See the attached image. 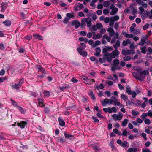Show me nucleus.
Listing matches in <instances>:
<instances>
[{"mask_svg": "<svg viewBox=\"0 0 152 152\" xmlns=\"http://www.w3.org/2000/svg\"><path fill=\"white\" fill-rule=\"evenodd\" d=\"M119 64L120 62L118 60L116 59H114L111 64V70L112 71L114 72L116 70L120 69V68L119 66Z\"/></svg>", "mask_w": 152, "mask_h": 152, "instance_id": "f257e3e1", "label": "nucleus"}, {"mask_svg": "<svg viewBox=\"0 0 152 152\" xmlns=\"http://www.w3.org/2000/svg\"><path fill=\"white\" fill-rule=\"evenodd\" d=\"M86 23L87 26L88 27H90L92 25L91 20L90 18H83L81 20L80 25V26L82 28L86 25Z\"/></svg>", "mask_w": 152, "mask_h": 152, "instance_id": "f03ea898", "label": "nucleus"}, {"mask_svg": "<svg viewBox=\"0 0 152 152\" xmlns=\"http://www.w3.org/2000/svg\"><path fill=\"white\" fill-rule=\"evenodd\" d=\"M132 74L135 78L139 80H142L145 78L143 75L141 74V72L139 74L135 72H133Z\"/></svg>", "mask_w": 152, "mask_h": 152, "instance_id": "7ed1b4c3", "label": "nucleus"}, {"mask_svg": "<svg viewBox=\"0 0 152 152\" xmlns=\"http://www.w3.org/2000/svg\"><path fill=\"white\" fill-rule=\"evenodd\" d=\"M112 116L114 120L120 121L122 118L123 115L121 113H119L118 114H114Z\"/></svg>", "mask_w": 152, "mask_h": 152, "instance_id": "20e7f679", "label": "nucleus"}, {"mask_svg": "<svg viewBox=\"0 0 152 152\" xmlns=\"http://www.w3.org/2000/svg\"><path fill=\"white\" fill-rule=\"evenodd\" d=\"M109 54L110 57L112 58H117L118 56V55L119 54V52L117 49H115L114 51H113Z\"/></svg>", "mask_w": 152, "mask_h": 152, "instance_id": "39448f33", "label": "nucleus"}, {"mask_svg": "<svg viewBox=\"0 0 152 152\" xmlns=\"http://www.w3.org/2000/svg\"><path fill=\"white\" fill-rule=\"evenodd\" d=\"M83 49L80 48H78L77 51L79 53L83 56H86L87 55V52L86 51H83Z\"/></svg>", "mask_w": 152, "mask_h": 152, "instance_id": "423d86ee", "label": "nucleus"}, {"mask_svg": "<svg viewBox=\"0 0 152 152\" xmlns=\"http://www.w3.org/2000/svg\"><path fill=\"white\" fill-rule=\"evenodd\" d=\"M148 38V36L146 35L143 37L141 39L140 42L139 43V45H143L145 43Z\"/></svg>", "mask_w": 152, "mask_h": 152, "instance_id": "0eeeda50", "label": "nucleus"}, {"mask_svg": "<svg viewBox=\"0 0 152 152\" xmlns=\"http://www.w3.org/2000/svg\"><path fill=\"white\" fill-rule=\"evenodd\" d=\"M7 3L3 2L1 4V11L2 12H5L7 7Z\"/></svg>", "mask_w": 152, "mask_h": 152, "instance_id": "6e6552de", "label": "nucleus"}, {"mask_svg": "<svg viewBox=\"0 0 152 152\" xmlns=\"http://www.w3.org/2000/svg\"><path fill=\"white\" fill-rule=\"evenodd\" d=\"M27 125L26 120L20 121V127L21 128H24Z\"/></svg>", "mask_w": 152, "mask_h": 152, "instance_id": "1a4fd4ad", "label": "nucleus"}, {"mask_svg": "<svg viewBox=\"0 0 152 152\" xmlns=\"http://www.w3.org/2000/svg\"><path fill=\"white\" fill-rule=\"evenodd\" d=\"M122 54L125 55H127L129 54L134 53V51L133 50H123L122 51Z\"/></svg>", "mask_w": 152, "mask_h": 152, "instance_id": "9d476101", "label": "nucleus"}, {"mask_svg": "<svg viewBox=\"0 0 152 152\" xmlns=\"http://www.w3.org/2000/svg\"><path fill=\"white\" fill-rule=\"evenodd\" d=\"M72 24L76 28H78L80 26V23L79 21L77 20L73 21L72 22Z\"/></svg>", "mask_w": 152, "mask_h": 152, "instance_id": "9b49d317", "label": "nucleus"}, {"mask_svg": "<svg viewBox=\"0 0 152 152\" xmlns=\"http://www.w3.org/2000/svg\"><path fill=\"white\" fill-rule=\"evenodd\" d=\"M129 10L132 11L131 13L133 15H135L137 13V10L136 8H134L132 6L129 7Z\"/></svg>", "mask_w": 152, "mask_h": 152, "instance_id": "f8f14e48", "label": "nucleus"}, {"mask_svg": "<svg viewBox=\"0 0 152 152\" xmlns=\"http://www.w3.org/2000/svg\"><path fill=\"white\" fill-rule=\"evenodd\" d=\"M113 49V48L111 46H106L103 49V52L106 53L107 51H111Z\"/></svg>", "mask_w": 152, "mask_h": 152, "instance_id": "ddd939ff", "label": "nucleus"}, {"mask_svg": "<svg viewBox=\"0 0 152 152\" xmlns=\"http://www.w3.org/2000/svg\"><path fill=\"white\" fill-rule=\"evenodd\" d=\"M122 34L124 35L126 38H132L133 37V34H129L126 31H123Z\"/></svg>", "mask_w": 152, "mask_h": 152, "instance_id": "4468645a", "label": "nucleus"}, {"mask_svg": "<svg viewBox=\"0 0 152 152\" xmlns=\"http://www.w3.org/2000/svg\"><path fill=\"white\" fill-rule=\"evenodd\" d=\"M38 100V104L39 106L41 107H43L45 106L43 104V100L42 99L39 98Z\"/></svg>", "mask_w": 152, "mask_h": 152, "instance_id": "2eb2a0df", "label": "nucleus"}, {"mask_svg": "<svg viewBox=\"0 0 152 152\" xmlns=\"http://www.w3.org/2000/svg\"><path fill=\"white\" fill-rule=\"evenodd\" d=\"M33 35L34 38L36 39H38L39 40H43L42 37L39 35L36 34H33Z\"/></svg>", "mask_w": 152, "mask_h": 152, "instance_id": "dca6fc26", "label": "nucleus"}, {"mask_svg": "<svg viewBox=\"0 0 152 152\" xmlns=\"http://www.w3.org/2000/svg\"><path fill=\"white\" fill-rule=\"evenodd\" d=\"M107 31L109 32V34L111 36H112L114 35V30L112 28H108L107 29Z\"/></svg>", "mask_w": 152, "mask_h": 152, "instance_id": "f3484780", "label": "nucleus"}, {"mask_svg": "<svg viewBox=\"0 0 152 152\" xmlns=\"http://www.w3.org/2000/svg\"><path fill=\"white\" fill-rule=\"evenodd\" d=\"M138 149L137 148H129L127 151V152H137Z\"/></svg>", "mask_w": 152, "mask_h": 152, "instance_id": "a211bd4d", "label": "nucleus"}, {"mask_svg": "<svg viewBox=\"0 0 152 152\" xmlns=\"http://www.w3.org/2000/svg\"><path fill=\"white\" fill-rule=\"evenodd\" d=\"M101 49L100 48H97L96 49V51L94 53V55L98 57L100 55V53L101 52Z\"/></svg>", "mask_w": 152, "mask_h": 152, "instance_id": "6ab92c4d", "label": "nucleus"}, {"mask_svg": "<svg viewBox=\"0 0 152 152\" xmlns=\"http://www.w3.org/2000/svg\"><path fill=\"white\" fill-rule=\"evenodd\" d=\"M109 100L107 98L105 99L102 101V104L103 106H105L107 104H109Z\"/></svg>", "mask_w": 152, "mask_h": 152, "instance_id": "aec40b11", "label": "nucleus"}, {"mask_svg": "<svg viewBox=\"0 0 152 152\" xmlns=\"http://www.w3.org/2000/svg\"><path fill=\"white\" fill-rule=\"evenodd\" d=\"M118 10V9L116 7L112 9L111 12H110V15H114L117 12Z\"/></svg>", "mask_w": 152, "mask_h": 152, "instance_id": "412c9836", "label": "nucleus"}, {"mask_svg": "<svg viewBox=\"0 0 152 152\" xmlns=\"http://www.w3.org/2000/svg\"><path fill=\"white\" fill-rule=\"evenodd\" d=\"M94 36L92 37V38L95 40H96L97 39L100 38L102 37V35L101 34H98L96 35H95L93 34Z\"/></svg>", "mask_w": 152, "mask_h": 152, "instance_id": "4be33fe9", "label": "nucleus"}, {"mask_svg": "<svg viewBox=\"0 0 152 152\" xmlns=\"http://www.w3.org/2000/svg\"><path fill=\"white\" fill-rule=\"evenodd\" d=\"M3 23L6 26H9L11 25V22L10 21L8 20L4 21Z\"/></svg>", "mask_w": 152, "mask_h": 152, "instance_id": "5701e85b", "label": "nucleus"}, {"mask_svg": "<svg viewBox=\"0 0 152 152\" xmlns=\"http://www.w3.org/2000/svg\"><path fill=\"white\" fill-rule=\"evenodd\" d=\"M58 121H59V125L62 126H64L65 125V122L63 119L60 118H58Z\"/></svg>", "mask_w": 152, "mask_h": 152, "instance_id": "b1692460", "label": "nucleus"}, {"mask_svg": "<svg viewBox=\"0 0 152 152\" xmlns=\"http://www.w3.org/2000/svg\"><path fill=\"white\" fill-rule=\"evenodd\" d=\"M121 146L123 147H126L127 148L129 147V144L127 141H125L122 142Z\"/></svg>", "mask_w": 152, "mask_h": 152, "instance_id": "393cba45", "label": "nucleus"}, {"mask_svg": "<svg viewBox=\"0 0 152 152\" xmlns=\"http://www.w3.org/2000/svg\"><path fill=\"white\" fill-rule=\"evenodd\" d=\"M130 41L129 39H127L123 41V45L124 46H126L128 44H130Z\"/></svg>", "mask_w": 152, "mask_h": 152, "instance_id": "a878e982", "label": "nucleus"}, {"mask_svg": "<svg viewBox=\"0 0 152 152\" xmlns=\"http://www.w3.org/2000/svg\"><path fill=\"white\" fill-rule=\"evenodd\" d=\"M11 86L12 89L15 88L18 89L19 88V83L11 84Z\"/></svg>", "mask_w": 152, "mask_h": 152, "instance_id": "bb28decb", "label": "nucleus"}, {"mask_svg": "<svg viewBox=\"0 0 152 152\" xmlns=\"http://www.w3.org/2000/svg\"><path fill=\"white\" fill-rule=\"evenodd\" d=\"M117 111L116 108L114 107H112L111 108L110 107L109 113H111L113 112L116 113Z\"/></svg>", "mask_w": 152, "mask_h": 152, "instance_id": "cd10ccee", "label": "nucleus"}, {"mask_svg": "<svg viewBox=\"0 0 152 152\" xmlns=\"http://www.w3.org/2000/svg\"><path fill=\"white\" fill-rule=\"evenodd\" d=\"M141 72V74H142L145 77L146 75H149V72L148 70H145L142 71Z\"/></svg>", "mask_w": 152, "mask_h": 152, "instance_id": "c85d7f7f", "label": "nucleus"}, {"mask_svg": "<svg viewBox=\"0 0 152 152\" xmlns=\"http://www.w3.org/2000/svg\"><path fill=\"white\" fill-rule=\"evenodd\" d=\"M105 56H106V59H107V61L109 62H111L112 60V58H111V57H109V54L108 53H106L105 54Z\"/></svg>", "mask_w": 152, "mask_h": 152, "instance_id": "c756f323", "label": "nucleus"}, {"mask_svg": "<svg viewBox=\"0 0 152 152\" xmlns=\"http://www.w3.org/2000/svg\"><path fill=\"white\" fill-rule=\"evenodd\" d=\"M128 122V119H124L121 123V125L123 127H125L126 126Z\"/></svg>", "mask_w": 152, "mask_h": 152, "instance_id": "7c9ffc66", "label": "nucleus"}, {"mask_svg": "<svg viewBox=\"0 0 152 152\" xmlns=\"http://www.w3.org/2000/svg\"><path fill=\"white\" fill-rule=\"evenodd\" d=\"M132 115L134 116L138 115L140 114L139 112L134 110H132Z\"/></svg>", "mask_w": 152, "mask_h": 152, "instance_id": "2f4dec72", "label": "nucleus"}, {"mask_svg": "<svg viewBox=\"0 0 152 152\" xmlns=\"http://www.w3.org/2000/svg\"><path fill=\"white\" fill-rule=\"evenodd\" d=\"M113 132L118 135L121 136L122 135V133L121 132H119L117 129H114L113 131Z\"/></svg>", "mask_w": 152, "mask_h": 152, "instance_id": "473e14b6", "label": "nucleus"}, {"mask_svg": "<svg viewBox=\"0 0 152 152\" xmlns=\"http://www.w3.org/2000/svg\"><path fill=\"white\" fill-rule=\"evenodd\" d=\"M120 45V42L119 40H118L113 45V47L115 49H117V48L119 47Z\"/></svg>", "mask_w": 152, "mask_h": 152, "instance_id": "72a5a7b5", "label": "nucleus"}, {"mask_svg": "<svg viewBox=\"0 0 152 152\" xmlns=\"http://www.w3.org/2000/svg\"><path fill=\"white\" fill-rule=\"evenodd\" d=\"M101 43V42L99 40H96L95 42L94 43V44L92 45L93 48L95 47L96 46L99 45Z\"/></svg>", "mask_w": 152, "mask_h": 152, "instance_id": "f704fd0d", "label": "nucleus"}, {"mask_svg": "<svg viewBox=\"0 0 152 152\" xmlns=\"http://www.w3.org/2000/svg\"><path fill=\"white\" fill-rule=\"evenodd\" d=\"M92 82H95V81L93 79H88L86 82H85V83L87 84H90L92 83Z\"/></svg>", "mask_w": 152, "mask_h": 152, "instance_id": "c9c22d12", "label": "nucleus"}, {"mask_svg": "<svg viewBox=\"0 0 152 152\" xmlns=\"http://www.w3.org/2000/svg\"><path fill=\"white\" fill-rule=\"evenodd\" d=\"M92 148L96 152H98L100 150V148H99L97 146L95 145H93L92 146Z\"/></svg>", "mask_w": 152, "mask_h": 152, "instance_id": "e433bc0d", "label": "nucleus"}, {"mask_svg": "<svg viewBox=\"0 0 152 152\" xmlns=\"http://www.w3.org/2000/svg\"><path fill=\"white\" fill-rule=\"evenodd\" d=\"M113 99H115L114 102V105H116L117 106H119L120 105V102L118 101V100L116 99L115 97H113Z\"/></svg>", "mask_w": 152, "mask_h": 152, "instance_id": "4c0bfd02", "label": "nucleus"}, {"mask_svg": "<svg viewBox=\"0 0 152 152\" xmlns=\"http://www.w3.org/2000/svg\"><path fill=\"white\" fill-rule=\"evenodd\" d=\"M121 99H123L125 101H126L128 100V97L124 94H121Z\"/></svg>", "mask_w": 152, "mask_h": 152, "instance_id": "58836bf2", "label": "nucleus"}, {"mask_svg": "<svg viewBox=\"0 0 152 152\" xmlns=\"http://www.w3.org/2000/svg\"><path fill=\"white\" fill-rule=\"evenodd\" d=\"M104 86L103 84H100L99 86H96V88L98 90L103 89L104 88Z\"/></svg>", "mask_w": 152, "mask_h": 152, "instance_id": "ea45409f", "label": "nucleus"}, {"mask_svg": "<svg viewBox=\"0 0 152 152\" xmlns=\"http://www.w3.org/2000/svg\"><path fill=\"white\" fill-rule=\"evenodd\" d=\"M136 26V24L134 23H133L132 24L130 28V30L131 32H133L134 31V28Z\"/></svg>", "mask_w": 152, "mask_h": 152, "instance_id": "a19ab883", "label": "nucleus"}, {"mask_svg": "<svg viewBox=\"0 0 152 152\" xmlns=\"http://www.w3.org/2000/svg\"><path fill=\"white\" fill-rule=\"evenodd\" d=\"M126 92L129 95L132 94V91L131 90L130 88L128 87L126 88Z\"/></svg>", "mask_w": 152, "mask_h": 152, "instance_id": "79ce46f5", "label": "nucleus"}, {"mask_svg": "<svg viewBox=\"0 0 152 152\" xmlns=\"http://www.w3.org/2000/svg\"><path fill=\"white\" fill-rule=\"evenodd\" d=\"M36 67L39 70L41 71L42 73H44L45 72L44 70L40 65H37Z\"/></svg>", "mask_w": 152, "mask_h": 152, "instance_id": "37998d69", "label": "nucleus"}, {"mask_svg": "<svg viewBox=\"0 0 152 152\" xmlns=\"http://www.w3.org/2000/svg\"><path fill=\"white\" fill-rule=\"evenodd\" d=\"M89 95L93 100H94L96 98L95 96L92 91H91L90 92Z\"/></svg>", "mask_w": 152, "mask_h": 152, "instance_id": "c03bdc74", "label": "nucleus"}, {"mask_svg": "<svg viewBox=\"0 0 152 152\" xmlns=\"http://www.w3.org/2000/svg\"><path fill=\"white\" fill-rule=\"evenodd\" d=\"M44 96L46 97H48L50 96V92L47 91H45L44 92Z\"/></svg>", "mask_w": 152, "mask_h": 152, "instance_id": "a18cd8bd", "label": "nucleus"}, {"mask_svg": "<svg viewBox=\"0 0 152 152\" xmlns=\"http://www.w3.org/2000/svg\"><path fill=\"white\" fill-rule=\"evenodd\" d=\"M139 4L141 5H142L141 7H142L143 8H146L147 7V4L146 3H144L143 1H141L140 4Z\"/></svg>", "mask_w": 152, "mask_h": 152, "instance_id": "49530a36", "label": "nucleus"}, {"mask_svg": "<svg viewBox=\"0 0 152 152\" xmlns=\"http://www.w3.org/2000/svg\"><path fill=\"white\" fill-rule=\"evenodd\" d=\"M113 96L110 99H109V104H112L114 103L115 99H113Z\"/></svg>", "mask_w": 152, "mask_h": 152, "instance_id": "de8ad7c7", "label": "nucleus"}, {"mask_svg": "<svg viewBox=\"0 0 152 152\" xmlns=\"http://www.w3.org/2000/svg\"><path fill=\"white\" fill-rule=\"evenodd\" d=\"M103 37L108 42H110L111 41V38L107 35H104Z\"/></svg>", "mask_w": 152, "mask_h": 152, "instance_id": "09e8293b", "label": "nucleus"}, {"mask_svg": "<svg viewBox=\"0 0 152 152\" xmlns=\"http://www.w3.org/2000/svg\"><path fill=\"white\" fill-rule=\"evenodd\" d=\"M145 123L147 125H149L150 124L151 122L150 120L148 118H146L144 120Z\"/></svg>", "mask_w": 152, "mask_h": 152, "instance_id": "8fccbe9b", "label": "nucleus"}, {"mask_svg": "<svg viewBox=\"0 0 152 152\" xmlns=\"http://www.w3.org/2000/svg\"><path fill=\"white\" fill-rule=\"evenodd\" d=\"M24 38L26 40H30L32 39V36L31 35H28L27 36H25L24 37Z\"/></svg>", "mask_w": 152, "mask_h": 152, "instance_id": "3c124183", "label": "nucleus"}, {"mask_svg": "<svg viewBox=\"0 0 152 152\" xmlns=\"http://www.w3.org/2000/svg\"><path fill=\"white\" fill-rule=\"evenodd\" d=\"M142 53L143 54H145L146 51V47H144L141 48L140 49Z\"/></svg>", "mask_w": 152, "mask_h": 152, "instance_id": "603ef678", "label": "nucleus"}, {"mask_svg": "<svg viewBox=\"0 0 152 152\" xmlns=\"http://www.w3.org/2000/svg\"><path fill=\"white\" fill-rule=\"evenodd\" d=\"M139 14H142V13H143V12H144V8H143V7H139Z\"/></svg>", "mask_w": 152, "mask_h": 152, "instance_id": "864d4df0", "label": "nucleus"}, {"mask_svg": "<svg viewBox=\"0 0 152 152\" xmlns=\"http://www.w3.org/2000/svg\"><path fill=\"white\" fill-rule=\"evenodd\" d=\"M130 48L131 50H133L134 51V50L135 49V47L134 46V43H132L130 45Z\"/></svg>", "mask_w": 152, "mask_h": 152, "instance_id": "5fc2aeb1", "label": "nucleus"}, {"mask_svg": "<svg viewBox=\"0 0 152 152\" xmlns=\"http://www.w3.org/2000/svg\"><path fill=\"white\" fill-rule=\"evenodd\" d=\"M99 61L101 63H103L105 62L106 58L103 57V58H100L99 59Z\"/></svg>", "mask_w": 152, "mask_h": 152, "instance_id": "6e6d98bb", "label": "nucleus"}, {"mask_svg": "<svg viewBox=\"0 0 152 152\" xmlns=\"http://www.w3.org/2000/svg\"><path fill=\"white\" fill-rule=\"evenodd\" d=\"M111 18L113 19L114 21H116L119 20V17L118 15H115L113 17H111Z\"/></svg>", "mask_w": 152, "mask_h": 152, "instance_id": "4d7b16f0", "label": "nucleus"}, {"mask_svg": "<svg viewBox=\"0 0 152 152\" xmlns=\"http://www.w3.org/2000/svg\"><path fill=\"white\" fill-rule=\"evenodd\" d=\"M109 1H105L103 3V5L105 7H107L109 5Z\"/></svg>", "mask_w": 152, "mask_h": 152, "instance_id": "13d9d810", "label": "nucleus"}, {"mask_svg": "<svg viewBox=\"0 0 152 152\" xmlns=\"http://www.w3.org/2000/svg\"><path fill=\"white\" fill-rule=\"evenodd\" d=\"M77 7H78V8H79L80 9H81L83 8L84 7V6L83 4H77Z\"/></svg>", "mask_w": 152, "mask_h": 152, "instance_id": "bf43d9fd", "label": "nucleus"}, {"mask_svg": "<svg viewBox=\"0 0 152 152\" xmlns=\"http://www.w3.org/2000/svg\"><path fill=\"white\" fill-rule=\"evenodd\" d=\"M136 137L135 135H132V134L130 135L128 137V138L129 139L131 140H134V138Z\"/></svg>", "mask_w": 152, "mask_h": 152, "instance_id": "052dcab7", "label": "nucleus"}, {"mask_svg": "<svg viewBox=\"0 0 152 152\" xmlns=\"http://www.w3.org/2000/svg\"><path fill=\"white\" fill-rule=\"evenodd\" d=\"M20 111L22 114H24L26 113V110L25 109H23L20 107Z\"/></svg>", "mask_w": 152, "mask_h": 152, "instance_id": "680f3d73", "label": "nucleus"}, {"mask_svg": "<svg viewBox=\"0 0 152 152\" xmlns=\"http://www.w3.org/2000/svg\"><path fill=\"white\" fill-rule=\"evenodd\" d=\"M92 33L94 34L95 32H92V33H91V32L88 33L87 35V37L89 38H91L92 35Z\"/></svg>", "mask_w": 152, "mask_h": 152, "instance_id": "e2e57ef3", "label": "nucleus"}, {"mask_svg": "<svg viewBox=\"0 0 152 152\" xmlns=\"http://www.w3.org/2000/svg\"><path fill=\"white\" fill-rule=\"evenodd\" d=\"M109 24L110 26H113L114 23V21L111 18L110 20L109 21Z\"/></svg>", "mask_w": 152, "mask_h": 152, "instance_id": "0e129e2a", "label": "nucleus"}, {"mask_svg": "<svg viewBox=\"0 0 152 152\" xmlns=\"http://www.w3.org/2000/svg\"><path fill=\"white\" fill-rule=\"evenodd\" d=\"M69 20V19L68 18L66 17L63 20V23L65 24H67L68 23Z\"/></svg>", "mask_w": 152, "mask_h": 152, "instance_id": "69168bd1", "label": "nucleus"}, {"mask_svg": "<svg viewBox=\"0 0 152 152\" xmlns=\"http://www.w3.org/2000/svg\"><path fill=\"white\" fill-rule=\"evenodd\" d=\"M123 59L125 61H128L130 60L131 58L129 56H125L124 57Z\"/></svg>", "mask_w": 152, "mask_h": 152, "instance_id": "338daca9", "label": "nucleus"}, {"mask_svg": "<svg viewBox=\"0 0 152 152\" xmlns=\"http://www.w3.org/2000/svg\"><path fill=\"white\" fill-rule=\"evenodd\" d=\"M5 47L4 44L3 43H0V49L1 50H4L5 49Z\"/></svg>", "mask_w": 152, "mask_h": 152, "instance_id": "774afa93", "label": "nucleus"}]
</instances>
